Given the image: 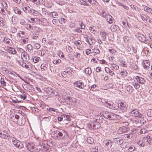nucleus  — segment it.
I'll return each instance as SVG.
<instances>
[{
	"instance_id": "obj_37",
	"label": "nucleus",
	"mask_w": 152,
	"mask_h": 152,
	"mask_svg": "<svg viewBox=\"0 0 152 152\" xmlns=\"http://www.w3.org/2000/svg\"><path fill=\"white\" fill-rule=\"evenodd\" d=\"M132 84L134 87L136 89H138L140 87V86L137 83L132 82Z\"/></svg>"
},
{
	"instance_id": "obj_25",
	"label": "nucleus",
	"mask_w": 152,
	"mask_h": 152,
	"mask_svg": "<svg viewBox=\"0 0 152 152\" xmlns=\"http://www.w3.org/2000/svg\"><path fill=\"white\" fill-rule=\"evenodd\" d=\"M50 93H50V95L52 96H57L58 94L57 90L53 88Z\"/></svg>"
},
{
	"instance_id": "obj_39",
	"label": "nucleus",
	"mask_w": 152,
	"mask_h": 152,
	"mask_svg": "<svg viewBox=\"0 0 152 152\" xmlns=\"http://www.w3.org/2000/svg\"><path fill=\"white\" fill-rule=\"evenodd\" d=\"M0 82L1 86H6V83L3 78H1L0 80Z\"/></svg>"
},
{
	"instance_id": "obj_12",
	"label": "nucleus",
	"mask_w": 152,
	"mask_h": 152,
	"mask_svg": "<svg viewBox=\"0 0 152 152\" xmlns=\"http://www.w3.org/2000/svg\"><path fill=\"white\" fill-rule=\"evenodd\" d=\"M143 141L146 142V144L148 143L149 145L152 143V140L151 138L149 136L144 137L143 138Z\"/></svg>"
},
{
	"instance_id": "obj_9",
	"label": "nucleus",
	"mask_w": 152,
	"mask_h": 152,
	"mask_svg": "<svg viewBox=\"0 0 152 152\" xmlns=\"http://www.w3.org/2000/svg\"><path fill=\"white\" fill-rule=\"evenodd\" d=\"M144 122H145L144 120H136L133 121V123L134 125L136 127H140L144 123Z\"/></svg>"
},
{
	"instance_id": "obj_61",
	"label": "nucleus",
	"mask_w": 152,
	"mask_h": 152,
	"mask_svg": "<svg viewBox=\"0 0 152 152\" xmlns=\"http://www.w3.org/2000/svg\"><path fill=\"white\" fill-rule=\"evenodd\" d=\"M26 28L28 30L30 29H33V28L32 27L31 25L29 24H28L26 25Z\"/></svg>"
},
{
	"instance_id": "obj_6",
	"label": "nucleus",
	"mask_w": 152,
	"mask_h": 152,
	"mask_svg": "<svg viewBox=\"0 0 152 152\" xmlns=\"http://www.w3.org/2000/svg\"><path fill=\"white\" fill-rule=\"evenodd\" d=\"M75 87H76L78 88L77 89H83L84 88L85 86L83 83L79 81H77L74 83Z\"/></svg>"
},
{
	"instance_id": "obj_35",
	"label": "nucleus",
	"mask_w": 152,
	"mask_h": 152,
	"mask_svg": "<svg viewBox=\"0 0 152 152\" xmlns=\"http://www.w3.org/2000/svg\"><path fill=\"white\" fill-rule=\"evenodd\" d=\"M53 88L51 87H48L47 88H45L44 89L46 93L50 95V93H51L50 92H51Z\"/></svg>"
},
{
	"instance_id": "obj_1",
	"label": "nucleus",
	"mask_w": 152,
	"mask_h": 152,
	"mask_svg": "<svg viewBox=\"0 0 152 152\" xmlns=\"http://www.w3.org/2000/svg\"><path fill=\"white\" fill-rule=\"evenodd\" d=\"M101 114L104 118L109 119H119L121 118L120 115L108 111L103 112L102 113H101Z\"/></svg>"
},
{
	"instance_id": "obj_62",
	"label": "nucleus",
	"mask_w": 152,
	"mask_h": 152,
	"mask_svg": "<svg viewBox=\"0 0 152 152\" xmlns=\"http://www.w3.org/2000/svg\"><path fill=\"white\" fill-rule=\"evenodd\" d=\"M10 50L11 51V53L13 54H15L16 53V51L15 50V49L14 48H10Z\"/></svg>"
},
{
	"instance_id": "obj_20",
	"label": "nucleus",
	"mask_w": 152,
	"mask_h": 152,
	"mask_svg": "<svg viewBox=\"0 0 152 152\" xmlns=\"http://www.w3.org/2000/svg\"><path fill=\"white\" fill-rule=\"evenodd\" d=\"M114 141L115 143L118 145L122 144L123 143V140L119 137L114 139Z\"/></svg>"
},
{
	"instance_id": "obj_7",
	"label": "nucleus",
	"mask_w": 152,
	"mask_h": 152,
	"mask_svg": "<svg viewBox=\"0 0 152 152\" xmlns=\"http://www.w3.org/2000/svg\"><path fill=\"white\" fill-rule=\"evenodd\" d=\"M131 114L132 116L134 117H137L142 118L143 117V115L140 113L137 110H132L131 112Z\"/></svg>"
},
{
	"instance_id": "obj_14",
	"label": "nucleus",
	"mask_w": 152,
	"mask_h": 152,
	"mask_svg": "<svg viewBox=\"0 0 152 152\" xmlns=\"http://www.w3.org/2000/svg\"><path fill=\"white\" fill-rule=\"evenodd\" d=\"M137 39L140 41L145 44H148V42L146 40V38L143 35H140L137 37Z\"/></svg>"
},
{
	"instance_id": "obj_56",
	"label": "nucleus",
	"mask_w": 152,
	"mask_h": 152,
	"mask_svg": "<svg viewBox=\"0 0 152 152\" xmlns=\"http://www.w3.org/2000/svg\"><path fill=\"white\" fill-rule=\"evenodd\" d=\"M135 148L134 147H133L132 146L130 147L128 149V152H131L135 150Z\"/></svg>"
},
{
	"instance_id": "obj_64",
	"label": "nucleus",
	"mask_w": 152,
	"mask_h": 152,
	"mask_svg": "<svg viewBox=\"0 0 152 152\" xmlns=\"http://www.w3.org/2000/svg\"><path fill=\"white\" fill-rule=\"evenodd\" d=\"M79 25H80L81 29H84L85 28V26L83 22H81L80 23H79Z\"/></svg>"
},
{
	"instance_id": "obj_22",
	"label": "nucleus",
	"mask_w": 152,
	"mask_h": 152,
	"mask_svg": "<svg viewBox=\"0 0 152 152\" xmlns=\"http://www.w3.org/2000/svg\"><path fill=\"white\" fill-rule=\"evenodd\" d=\"M6 24L5 20L2 18L0 17V26L4 27Z\"/></svg>"
},
{
	"instance_id": "obj_44",
	"label": "nucleus",
	"mask_w": 152,
	"mask_h": 152,
	"mask_svg": "<svg viewBox=\"0 0 152 152\" xmlns=\"http://www.w3.org/2000/svg\"><path fill=\"white\" fill-rule=\"evenodd\" d=\"M48 65L45 64H41V68L42 69H43V70H46L47 69V67Z\"/></svg>"
},
{
	"instance_id": "obj_45",
	"label": "nucleus",
	"mask_w": 152,
	"mask_h": 152,
	"mask_svg": "<svg viewBox=\"0 0 152 152\" xmlns=\"http://www.w3.org/2000/svg\"><path fill=\"white\" fill-rule=\"evenodd\" d=\"M95 27L94 26H92L89 28V29L90 30L91 32L93 33H95L96 31L95 30Z\"/></svg>"
},
{
	"instance_id": "obj_34",
	"label": "nucleus",
	"mask_w": 152,
	"mask_h": 152,
	"mask_svg": "<svg viewBox=\"0 0 152 152\" xmlns=\"http://www.w3.org/2000/svg\"><path fill=\"white\" fill-rule=\"evenodd\" d=\"M120 64L119 65L120 66H121L123 67H126L127 65L125 61H124L122 60L121 61H120Z\"/></svg>"
},
{
	"instance_id": "obj_2",
	"label": "nucleus",
	"mask_w": 152,
	"mask_h": 152,
	"mask_svg": "<svg viewBox=\"0 0 152 152\" xmlns=\"http://www.w3.org/2000/svg\"><path fill=\"white\" fill-rule=\"evenodd\" d=\"M54 136L57 137L58 140L64 139L68 136L67 132L64 130H61V131L56 130L54 131Z\"/></svg>"
},
{
	"instance_id": "obj_24",
	"label": "nucleus",
	"mask_w": 152,
	"mask_h": 152,
	"mask_svg": "<svg viewBox=\"0 0 152 152\" xmlns=\"http://www.w3.org/2000/svg\"><path fill=\"white\" fill-rule=\"evenodd\" d=\"M3 135V136H2V138L5 139L10 140L12 137L10 136L7 132L6 134L4 133Z\"/></svg>"
},
{
	"instance_id": "obj_47",
	"label": "nucleus",
	"mask_w": 152,
	"mask_h": 152,
	"mask_svg": "<svg viewBox=\"0 0 152 152\" xmlns=\"http://www.w3.org/2000/svg\"><path fill=\"white\" fill-rule=\"evenodd\" d=\"M11 41V40H10L9 38L7 37H5L4 38V43H6L7 44L10 43V42Z\"/></svg>"
},
{
	"instance_id": "obj_27",
	"label": "nucleus",
	"mask_w": 152,
	"mask_h": 152,
	"mask_svg": "<svg viewBox=\"0 0 152 152\" xmlns=\"http://www.w3.org/2000/svg\"><path fill=\"white\" fill-rule=\"evenodd\" d=\"M126 89L129 94H131L134 90L133 87L131 86H127Z\"/></svg>"
},
{
	"instance_id": "obj_13",
	"label": "nucleus",
	"mask_w": 152,
	"mask_h": 152,
	"mask_svg": "<svg viewBox=\"0 0 152 152\" xmlns=\"http://www.w3.org/2000/svg\"><path fill=\"white\" fill-rule=\"evenodd\" d=\"M135 79H136L137 82L141 85L144 84L146 82L144 78L138 76L136 77Z\"/></svg>"
},
{
	"instance_id": "obj_31",
	"label": "nucleus",
	"mask_w": 152,
	"mask_h": 152,
	"mask_svg": "<svg viewBox=\"0 0 152 152\" xmlns=\"http://www.w3.org/2000/svg\"><path fill=\"white\" fill-rule=\"evenodd\" d=\"M140 16L142 20H144L147 21V19H148V17L146 16L144 14H140Z\"/></svg>"
},
{
	"instance_id": "obj_11",
	"label": "nucleus",
	"mask_w": 152,
	"mask_h": 152,
	"mask_svg": "<svg viewBox=\"0 0 152 152\" xmlns=\"http://www.w3.org/2000/svg\"><path fill=\"white\" fill-rule=\"evenodd\" d=\"M118 107L120 110L123 111H125L127 109V107L126 104L123 102H121L118 104Z\"/></svg>"
},
{
	"instance_id": "obj_17",
	"label": "nucleus",
	"mask_w": 152,
	"mask_h": 152,
	"mask_svg": "<svg viewBox=\"0 0 152 152\" xmlns=\"http://www.w3.org/2000/svg\"><path fill=\"white\" fill-rule=\"evenodd\" d=\"M22 59L25 61L27 62L28 61L29 59V57L26 52H24L23 53V56H22Z\"/></svg>"
},
{
	"instance_id": "obj_41",
	"label": "nucleus",
	"mask_w": 152,
	"mask_h": 152,
	"mask_svg": "<svg viewBox=\"0 0 152 152\" xmlns=\"http://www.w3.org/2000/svg\"><path fill=\"white\" fill-rule=\"evenodd\" d=\"M144 10L152 14V10L147 7H144Z\"/></svg>"
},
{
	"instance_id": "obj_40",
	"label": "nucleus",
	"mask_w": 152,
	"mask_h": 152,
	"mask_svg": "<svg viewBox=\"0 0 152 152\" xmlns=\"http://www.w3.org/2000/svg\"><path fill=\"white\" fill-rule=\"evenodd\" d=\"M131 68L132 69L136 70L137 69L138 66L135 63H133L131 66Z\"/></svg>"
},
{
	"instance_id": "obj_29",
	"label": "nucleus",
	"mask_w": 152,
	"mask_h": 152,
	"mask_svg": "<svg viewBox=\"0 0 152 152\" xmlns=\"http://www.w3.org/2000/svg\"><path fill=\"white\" fill-rule=\"evenodd\" d=\"M13 10L14 12L16 14H18L19 15H21V11L17 7H14V8Z\"/></svg>"
},
{
	"instance_id": "obj_54",
	"label": "nucleus",
	"mask_w": 152,
	"mask_h": 152,
	"mask_svg": "<svg viewBox=\"0 0 152 152\" xmlns=\"http://www.w3.org/2000/svg\"><path fill=\"white\" fill-rule=\"evenodd\" d=\"M124 137L125 138H129L132 137V135L129 132V134H124Z\"/></svg>"
},
{
	"instance_id": "obj_43",
	"label": "nucleus",
	"mask_w": 152,
	"mask_h": 152,
	"mask_svg": "<svg viewBox=\"0 0 152 152\" xmlns=\"http://www.w3.org/2000/svg\"><path fill=\"white\" fill-rule=\"evenodd\" d=\"M111 66L115 70H118L119 69V66L115 64H114L113 63L110 64Z\"/></svg>"
},
{
	"instance_id": "obj_18",
	"label": "nucleus",
	"mask_w": 152,
	"mask_h": 152,
	"mask_svg": "<svg viewBox=\"0 0 152 152\" xmlns=\"http://www.w3.org/2000/svg\"><path fill=\"white\" fill-rule=\"evenodd\" d=\"M95 120L96 122H98L99 124L102 123L103 122V118L100 115H98L95 117Z\"/></svg>"
},
{
	"instance_id": "obj_33",
	"label": "nucleus",
	"mask_w": 152,
	"mask_h": 152,
	"mask_svg": "<svg viewBox=\"0 0 152 152\" xmlns=\"http://www.w3.org/2000/svg\"><path fill=\"white\" fill-rule=\"evenodd\" d=\"M118 28V26L115 25H112L110 27L111 30L113 32L116 31Z\"/></svg>"
},
{
	"instance_id": "obj_4",
	"label": "nucleus",
	"mask_w": 152,
	"mask_h": 152,
	"mask_svg": "<svg viewBox=\"0 0 152 152\" xmlns=\"http://www.w3.org/2000/svg\"><path fill=\"white\" fill-rule=\"evenodd\" d=\"M89 125L91 129H98L100 126V124L94 120L93 121H91L89 123Z\"/></svg>"
},
{
	"instance_id": "obj_52",
	"label": "nucleus",
	"mask_w": 152,
	"mask_h": 152,
	"mask_svg": "<svg viewBox=\"0 0 152 152\" xmlns=\"http://www.w3.org/2000/svg\"><path fill=\"white\" fill-rule=\"evenodd\" d=\"M40 59V58L39 57H35L34 58H33V61L34 63H36L39 61Z\"/></svg>"
},
{
	"instance_id": "obj_30",
	"label": "nucleus",
	"mask_w": 152,
	"mask_h": 152,
	"mask_svg": "<svg viewBox=\"0 0 152 152\" xmlns=\"http://www.w3.org/2000/svg\"><path fill=\"white\" fill-rule=\"evenodd\" d=\"M100 13V15L104 18L106 19V18L107 16L108 15L103 10H102L99 11Z\"/></svg>"
},
{
	"instance_id": "obj_23",
	"label": "nucleus",
	"mask_w": 152,
	"mask_h": 152,
	"mask_svg": "<svg viewBox=\"0 0 152 152\" xmlns=\"http://www.w3.org/2000/svg\"><path fill=\"white\" fill-rule=\"evenodd\" d=\"M19 64L23 67H25L27 69H29V66L26 64L23 61H20Z\"/></svg>"
},
{
	"instance_id": "obj_10",
	"label": "nucleus",
	"mask_w": 152,
	"mask_h": 152,
	"mask_svg": "<svg viewBox=\"0 0 152 152\" xmlns=\"http://www.w3.org/2000/svg\"><path fill=\"white\" fill-rule=\"evenodd\" d=\"M26 145L27 149L30 151L33 152L35 145L32 143L29 142H26Z\"/></svg>"
},
{
	"instance_id": "obj_60",
	"label": "nucleus",
	"mask_w": 152,
	"mask_h": 152,
	"mask_svg": "<svg viewBox=\"0 0 152 152\" xmlns=\"http://www.w3.org/2000/svg\"><path fill=\"white\" fill-rule=\"evenodd\" d=\"M31 1L33 2L34 4L37 5H39L40 3V1L37 0H32Z\"/></svg>"
},
{
	"instance_id": "obj_8",
	"label": "nucleus",
	"mask_w": 152,
	"mask_h": 152,
	"mask_svg": "<svg viewBox=\"0 0 152 152\" xmlns=\"http://www.w3.org/2000/svg\"><path fill=\"white\" fill-rule=\"evenodd\" d=\"M104 105L106 107H109L110 109L113 110H117V108L115 105L113 103H109L105 101Z\"/></svg>"
},
{
	"instance_id": "obj_36",
	"label": "nucleus",
	"mask_w": 152,
	"mask_h": 152,
	"mask_svg": "<svg viewBox=\"0 0 152 152\" xmlns=\"http://www.w3.org/2000/svg\"><path fill=\"white\" fill-rule=\"evenodd\" d=\"M85 72L86 74L88 75L91 74L92 72L91 69L89 67L86 68Z\"/></svg>"
},
{
	"instance_id": "obj_26",
	"label": "nucleus",
	"mask_w": 152,
	"mask_h": 152,
	"mask_svg": "<svg viewBox=\"0 0 152 152\" xmlns=\"http://www.w3.org/2000/svg\"><path fill=\"white\" fill-rule=\"evenodd\" d=\"M100 34L102 40L105 41L106 39V33L102 31L101 32Z\"/></svg>"
},
{
	"instance_id": "obj_19",
	"label": "nucleus",
	"mask_w": 152,
	"mask_h": 152,
	"mask_svg": "<svg viewBox=\"0 0 152 152\" xmlns=\"http://www.w3.org/2000/svg\"><path fill=\"white\" fill-rule=\"evenodd\" d=\"M106 20L109 24H111L113 23V17L110 15H108L107 18H106Z\"/></svg>"
},
{
	"instance_id": "obj_46",
	"label": "nucleus",
	"mask_w": 152,
	"mask_h": 152,
	"mask_svg": "<svg viewBox=\"0 0 152 152\" xmlns=\"http://www.w3.org/2000/svg\"><path fill=\"white\" fill-rule=\"evenodd\" d=\"M41 46L39 43H35L34 44V48L35 49L37 50L40 48Z\"/></svg>"
},
{
	"instance_id": "obj_59",
	"label": "nucleus",
	"mask_w": 152,
	"mask_h": 152,
	"mask_svg": "<svg viewBox=\"0 0 152 152\" xmlns=\"http://www.w3.org/2000/svg\"><path fill=\"white\" fill-rule=\"evenodd\" d=\"M1 12L3 15H5L7 11L6 9H1Z\"/></svg>"
},
{
	"instance_id": "obj_38",
	"label": "nucleus",
	"mask_w": 152,
	"mask_h": 152,
	"mask_svg": "<svg viewBox=\"0 0 152 152\" xmlns=\"http://www.w3.org/2000/svg\"><path fill=\"white\" fill-rule=\"evenodd\" d=\"M87 142L88 143L91 144L94 142V140L92 137H89L87 138Z\"/></svg>"
},
{
	"instance_id": "obj_55",
	"label": "nucleus",
	"mask_w": 152,
	"mask_h": 152,
	"mask_svg": "<svg viewBox=\"0 0 152 152\" xmlns=\"http://www.w3.org/2000/svg\"><path fill=\"white\" fill-rule=\"evenodd\" d=\"M123 39L125 42H127L130 39V38L127 36H124L123 37Z\"/></svg>"
},
{
	"instance_id": "obj_48",
	"label": "nucleus",
	"mask_w": 152,
	"mask_h": 152,
	"mask_svg": "<svg viewBox=\"0 0 152 152\" xmlns=\"http://www.w3.org/2000/svg\"><path fill=\"white\" fill-rule=\"evenodd\" d=\"M90 45H94L96 42L95 40L93 38H90Z\"/></svg>"
},
{
	"instance_id": "obj_63",
	"label": "nucleus",
	"mask_w": 152,
	"mask_h": 152,
	"mask_svg": "<svg viewBox=\"0 0 152 152\" xmlns=\"http://www.w3.org/2000/svg\"><path fill=\"white\" fill-rule=\"evenodd\" d=\"M61 62V60L60 59H58L56 61H53V63L54 64H58L60 63Z\"/></svg>"
},
{
	"instance_id": "obj_58",
	"label": "nucleus",
	"mask_w": 152,
	"mask_h": 152,
	"mask_svg": "<svg viewBox=\"0 0 152 152\" xmlns=\"http://www.w3.org/2000/svg\"><path fill=\"white\" fill-rule=\"evenodd\" d=\"M93 50L94 51V52L98 54H99L100 53V51L98 49L96 48H94V49H93Z\"/></svg>"
},
{
	"instance_id": "obj_53",
	"label": "nucleus",
	"mask_w": 152,
	"mask_h": 152,
	"mask_svg": "<svg viewBox=\"0 0 152 152\" xmlns=\"http://www.w3.org/2000/svg\"><path fill=\"white\" fill-rule=\"evenodd\" d=\"M122 144V146L123 148H127L128 145H129V143L127 142H125L123 143Z\"/></svg>"
},
{
	"instance_id": "obj_32",
	"label": "nucleus",
	"mask_w": 152,
	"mask_h": 152,
	"mask_svg": "<svg viewBox=\"0 0 152 152\" xmlns=\"http://www.w3.org/2000/svg\"><path fill=\"white\" fill-rule=\"evenodd\" d=\"M137 144L140 147H143L146 144V142L143 141V139L142 141H139Z\"/></svg>"
},
{
	"instance_id": "obj_28",
	"label": "nucleus",
	"mask_w": 152,
	"mask_h": 152,
	"mask_svg": "<svg viewBox=\"0 0 152 152\" xmlns=\"http://www.w3.org/2000/svg\"><path fill=\"white\" fill-rule=\"evenodd\" d=\"M50 16L54 18H57L58 16V14L55 11L51 12Z\"/></svg>"
},
{
	"instance_id": "obj_5",
	"label": "nucleus",
	"mask_w": 152,
	"mask_h": 152,
	"mask_svg": "<svg viewBox=\"0 0 152 152\" xmlns=\"http://www.w3.org/2000/svg\"><path fill=\"white\" fill-rule=\"evenodd\" d=\"M129 128L128 127H126L124 126L120 127L117 130V133L119 134L126 133L128 132Z\"/></svg>"
},
{
	"instance_id": "obj_21",
	"label": "nucleus",
	"mask_w": 152,
	"mask_h": 152,
	"mask_svg": "<svg viewBox=\"0 0 152 152\" xmlns=\"http://www.w3.org/2000/svg\"><path fill=\"white\" fill-rule=\"evenodd\" d=\"M144 68L146 69H147L149 68L150 66V63L149 61H145L143 62L142 64Z\"/></svg>"
},
{
	"instance_id": "obj_50",
	"label": "nucleus",
	"mask_w": 152,
	"mask_h": 152,
	"mask_svg": "<svg viewBox=\"0 0 152 152\" xmlns=\"http://www.w3.org/2000/svg\"><path fill=\"white\" fill-rule=\"evenodd\" d=\"M66 50L67 52L69 53L72 52L73 49L70 46H68L66 47Z\"/></svg>"
},
{
	"instance_id": "obj_51",
	"label": "nucleus",
	"mask_w": 152,
	"mask_h": 152,
	"mask_svg": "<svg viewBox=\"0 0 152 152\" xmlns=\"http://www.w3.org/2000/svg\"><path fill=\"white\" fill-rule=\"evenodd\" d=\"M68 71H64L62 73H61V75L64 77L66 78L67 77V74H68Z\"/></svg>"
},
{
	"instance_id": "obj_42",
	"label": "nucleus",
	"mask_w": 152,
	"mask_h": 152,
	"mask_svg": "<svg viewBox=\"0 0 152 152\" xmlns=\"http://www.w3.org/2000/svg\"><path fill=\"white\" fill-rule=\"evenodd\" d=\"M88 1L91 4H94L96 6H97L98 4V2L95 0H88Z\"/></svg>"
},
{
	"instance_id": "obj_57",
	"label": "nucleus",
	"mask_w": 152,
	"mask_h": 152,
	"mask_svg": "<svg viewBox=\"0 0 152 152\" xmlns=\"http://www.w3.org/2000/svg\"><path fill=\"white\" fill-rule=\"evenodd\" d=\"M96 87V86L95 85H93L92 86H91L89 87V88L90 90L94 91H95V88Z\"/></svg>"
},
{
	"instance_id": "obj_3",
	"label": "nucleus",
	"mask_w": 152,
	"mask_h": 152,
	"mask_svg": "<svg viewBox=\"0 0 152 152\" xmlns=\"http://www.w3.org/2000/svg\"><path fill=\"white\" fill-rule=\"evenodd\" d=\"M14 145L19 149H21L23 147V144L21 143L19 141L17 140L14 137H12L11 138Z\"/></svg>"
},
{
	"instance_id": "obj_15",
	"label": "nucleus",
	"mask_w": 152,
	"mask_h": 152,
	"mask_svg": "<svg viewBox=\"0 0 152 152\" xmlns=\"http://www.w3.org/2000/svg\"><path fill=\"white\" fill-rule=\"evenodd\" d=\"M26 120L24 116H22L20 119L17 121V124L19 125H24L25 123Z\"/></svg>"
},
{
	"instance_id": "obj_16",
	"label": "nucleus",
	"mask_w": 152,
	"mask_h": 152,
	"mask_svg": "<svg viewBox=\"0 0 152 152\" xmlns=\"http://www.w3.org/2000/svg\"><path fill=\"white\" fill-rule=\"evenodd\" d=\"M107 148H110L112 145L113 142L109 140H106L103 142Z\"/></svg>"
},
{
	"instance_id": "obj_49",
	"label": "nucleus",
	"mask_w": 152,
	"mask_h": 152,
	"mask_svg": "<svg viewBox=\"0 0 152 152\" xmlns=\"http://www.w3.org/2000/svg\"><path fill=\"white\" fill-rule=\"evenodd\" d=\"M147 114L148 116L150 117H152V110H148L147 111Z\"/></svg>"
}]
</instances>
